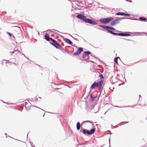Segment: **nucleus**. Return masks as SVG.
<instances>
[{"label":"nucleus","instance_id":"obj_13","mask_svg":"<svg viewBox=\"0 0 147 147\" xmlns=\"http://www.w3.org/2000/svg\"><path fill=\"white\" fill-rule=\"evenodd\" d=\"M76 126L77 130L79 131L81 127L80 123L79 122L77 123Z\"/></svg>","mask_w":147,"mask_h":147},{"label":"nucleus","instance_id":"obj_37","mask_svg":"<svg viewBox=\"0 0 147 147\" xmlns=\"http://www.w3.org/2000/svg\"><path fill=\"white\" fill-rule=\"evenodd\" d=\"M90 61V62H92V63H94V62H93V61Z\"/></svg>","mask_w":147,"mask_h":147},{"label":"nucleus","instance_id":"obj_12","mask_svg":"<svg viewBox=\"0 0 147 147\" xmlns=\"http://www.w3.org/2000/svg\"><path fill=\"white\" fill-rule=\"evenodd\" d=\"M64 40L65 42L68 43L69 45H72V42L69 39L66 38Z\"/></svg>","mask_w":147,"mask_h":147},{"label":"nucleus","instance_id":"obj_10","mask_svg":"<svg viewBox=\"0 0 147 147\" xmlns=\"http://www.w3.org/2000/svg\"><path fill=\"white\" fill-rule=\"evenodd\" d=\"M90 54H91V53L90 51H84L82 57L83 59L85 58Z\"/></svg>","mask_w":147,"mask_h":147},{"label":"nucleus","instance_id":"obj_46","mask_svg":"<svg viewBox=\"0 0 147 147\" xmlns=\"http://www.w3.org/2000/svg\"><path fill=\"white\" fill-rule=\"evenodd\" d=\"M37 107V108H38V107Z\"/></svg>","mask_w":147,"mask_h":147},{"label":"nucleus","instance_id":"obj_39","mask_svg":"<svg viewBox=\"0 0 147 147\" xmlns=\"http://www.w3.org/2000/svg\"><path fill=\"white\" fill-rule=\"evenodd\" d=\"M139 98H140V97H141V95H139Z\"/></svg>","mask_w":147,"mask_h":147},{"label":"nucleus","instance_id":"obj_32","mask_svg":"<svg viewBox=\"0 0 147 147\" xmlns=\"http://www.w3.org/2000/svg\"><path fill=\"white\" fill-rule=\"evenodd\" d=\"M3 102L4 103H6L8 105H9V104H10L9 103H6V102Z\"/></svg>","mask_w":147,"mask_h":147},{"label":"nucleus","instance_id":"obj_20","mask_svg":"<svg viewBox=\"0 0 147 147\" xmlns=\"http://www.w3.org/2000/svg\"><path fill=\"white\" fill-rule=\"evenodd\" d=\"M118 58H120L119 57H116L114 59V62L117 64H118Z\"/></svg>","mask_w":147,"mask_h":147},{"label":"nucleus","instance_id":"obj_27","mask_svg":"<svg viewBox=\"0 0 147 147\" xmlns=\"http://www.w3.org/2000/svg\"><path fill=\"white\" fill-rule=\"evenodd\" d=\"M130 14H127L125 13L124 16H130Z\"/></svg>","mask_w":147,"mask_h":147},{"label":"nucleus","instance_id":"obj_28","mask_svg":"<svg viewBox=\"0 0 147 147\" xmlns=\"http://www.w3.org/2000/svg\"><path fill=\"white\" fill-rule=\"evenodd\" d=\"M84 122L90 123H92L91 122V121H84L83 122V123H84Z\"/></svg>","mask_w":147,"mask_h":147},{"label":"nucleus","instance_id":"obj_2","mask_svg":"<svg viewBox=\"0 0 147 147\" xmlns=\"http://www.w3.org/2000/svg\"><path fill=\"white\" fill-rule=\"evenodd\" d=\"M95 129V128H93L91 129L90 130H89L88 129L82 127L80 132H82L85 135H90L94 133Z\"/></svg>","mask_w":147,"mask_h":147},{"label":"nucleus","instance_id":"obj_29","mask_svg":"<svg viewBox=\"0 0 147 147\" xmlns=\"http://www.w3.org/2000/svg\"><path fill=\"white\" fill-rule=\"evenodd\" d=\"M115 35L120 36V33H115Z\"/></svg>","mask_w":147,"mask_h":147},{"label":"nucleus","instance_id":"obj_40","mask_svg":"<svg viewBox=\"0 0 147 147\" xmlns=\"http://www.w3.org/2000/svg\"><path fill=\"white\" fill-rule=\"evenodd\" d=\"M45 115V113H44V114L43 115V117H44Z\"/></svg>","mask_w":147,"mask_h":147},{"label":"nucleus","instance_id":"obj_42","mask_svg":"<svg viewBox=\"0 0 147 147\" xmlns=\"http://www.w3.org/2000/svg\"><path fill=\"white\" fill-rule=\"evenodd\" d=\"M129 2H131V1H129Z\"/></svg>","mask_w":147,"mask_h":147},{"label":"nucleus","instance_id":"obj_23","mask_svg":"<svg viewBox=\"0 0 147 147\" xmlns=\"http://www.w3.org/2000/svg\"><path fill=\"white\" fill-rule=\"evenodd\" d=\"M3 61H6V66H7L8 65V64H10L11 63H10L9 62V61H8V62H7V61L5 60H3Z\"/></svg>","mask_w":147,"mask_h":147},{"label":"nucleus","instance_id":"obj_41","mask_svg":"<svg viewBox=\"0 0 147 147\" xmlns=\"http://www.w3.org/2000/svg\"><path fill=\"white\" fill-rule=\"evenodd\" d=\"M5 134L6 136V135H7V133H5Z\"/></svg>","mask_w":147,"mask_h":147},{"label":"nucleus","instance_id":"obj_1","mask_svg":"<svg viewBox=\"0 0 147 147\" xmlns=\"http://www.w3.org/2000/svg\"><path fill=\"white\" fill-rule=\"evenodd\" d=\"M78 18L82 20L83 22L90 24H92L94 25H97V22L90 19L87 18L86 17L83 15L79 14L76 16Z\"/></svg>","mask_w":147,"mask_h":147},{"label":"nucleus","instance_id":"obj_3","mask_svg":"<svg viewBox=\"0 0 147 147\" xmlns=\"http://www.w3.org/2000/svg\"><path fill=\"white\" fill-rule=\"evenodd\" d=\"M113 19V17L107 18H103L100 20V22L103 24H106L109 22L111 21Z\"/></svg>","mask_w":147,"mask_h":147},{"label":"nucleus","instance_id":"obj_25","mask_svg":"<svg viewBox=\"0 0 147 147\" xmlns=\"http://www.w3.org/2000/svg\"><path fill=\"white\" fill-rule=\"evenodd\" d=\"M29 102V101L28 100H26V102H25V107H26V104L27 103H28Z\"/></svg>","mask_w":147,"mask_h":147},{"label":"nucleus","instance_id":"obj_9","mask_svg":"<svg viewBox=\"0 0 147 147\" xmlns=\"http://www.w3.org/2000/svg\"><path fill=\"white\" fill-rule=\"evenodd\" d=\"M83 51V48L82 47H79L77 51L74 53V55H77L80 54Z\"/></svg>","mask_w":147,"mask_h":147},{"label":"nucleus","instance_id":"obj_14","mask_svg":"<svg viewBox=\"0 0 147 147\" xmlns=\"http://www.w3.org/2000/svg\"><path fill=\"white\" fill-rule=\"evenodd\" d=\"M19 53H20V52L19 51L15 50L13 52H10V54L11 55H12L13 53H14L16 55L17 54Z\"/></svg>","mask_w":147,"mask_h":147},{"label":"nucleus","instance_id":"obj_35","mask_svg":"<svg viewBox=\"0 0 147 147\" xmlns=\"http://www.w3.org/2000/svg\"><path fill=\"white\" fill-rule=\"evenodd\" d=\"M52 32H53L54 33H55L56 34H57V32H53V31H52Z\"/></svg>","mask_w":147,"mask_h":147},{"label":"nucleus","instance_id":"obj_4","mask_svg":"<svg viewBox=\"0 0 147 147\" xmlns=\"http://www.w3.org/2000/svg\"><path fill=\"white\" fill-rule=\"evenodd\" d=\"M50 43L57 49H59L61 46L55 40L53 39Z\"/></svg>","mask_w":147,"mask_h":147},{"label":"nucleus","instance_id":"obj_36","mask_svg":"<svg viewBox=\"0 0 147 147\" xmlns=\"http://www.w3.org/2000/svg\"><path fill=\"white\" fill-rule=\"evenodd\" d=\"M53 30H55L56 32H58V31H57V30H55L53 29Z\"/></svg>","mask_w":147,"mask_h":147},{"label":"nucleus","instance_id":"obj_18","mask_svg":"<svg viewBox=\"0 0 147 147\" xmlns=\"http://www.w3.org/2000/svg\"><path fill=\"white\" fill-rule=\"evenodd\" d=\"M95 87H96V82H94L92 84L91 87V88L92 89H94Z\"/></svg>","mask_w":147,"mask_h":147},{"label":"nucleus","instance_id":"obj_15","mask_svg":"<svg viewBox=\"0 0 147 147\" xmlns=\"http://www.w3.org/2000/svg\"><path fill=\"white\" fill-rule=\"evenodd\" d=\"M131 34H129L120 33V36H129Z\"/></svg>","mask_w":147,"mask_h":147},{"label":"nucleus","instance_id":"obj_30","mask_svg":"<svg viewBox=\"0 0 147 147\" xmlns=\"http://www.w3.org/2000/svg\"><path fill=\"white\" fill-rule=\"evenodd\" d=\"M75 2V4L76 5L79 6V5H78L79 3H78L77 2Z\"/></svg>","mask_w":147,"mask_h":147},{"label":"nucleus","instance_id":"obj_33","mask_svg":"<svg viewBox=\"0 0 147 147\" xmlns=\"http://www.w3.org/2000/svg\"><path fill=\"white\" fill-rule=\"evenodd\" d=\"M22 55H24V57H25L26 58H27V57L25 56V55H24V54H23V53H22Z\"/></svg>","mask_w":147,"mask_h":147},{"label":"nucleus","instance_id":"obj_17","mask_svg":"<svg viewBox=\"0 0 147 147\" xmlns=\"http://www.w3.org/2000/svg\"><path fill=\"white\" fill-rule=\"evenodd\" d=\"M60 50L61 51L63 52H67V51L65 48L63 47H62L61 46V47H60Z\"/></svg>","mask_w":147,"mask_h":147},{"label":"nucleus","instance_id":"obj_11","mask_svg":"<svg viewBox=\"0 0 147 147\" xmlns=\"http://www.w3.org/2000/svg\"><path fill=\"white\" fill-rule=\"evenodd\" d=\"M44 37L45 38V39L48 41H51L53 39V38L49 37V34L47 33L45 35Z\"/></svg>","mask_w":147,"mask_h":147},{"label":"nucleus","instance_id":"obj_21","mask_svg":"<svg viewBox=\"0 0 147 147\" xmlns=\"http://www.w3.org/2000/svg\"><path fill=\"white\" fill-rule=\"evenodd\" d=\"M73 2H77L78 3H79V4H84L82 3V1H78L77 0H74L73 1Z\"/></svg>","mask_w":147,"mask_h":147},{"label":"nucleus","instance_id":"obj_38","mask_svg":"<svg viewBox=\"0 0 147 147\" xmlns=\"http://www.w3.org/2000/svg\"><path fill=\"white\" fill-rule=\"evenodd\" d=\"M116 107H119V106H116Z\"/></svg>","mask_w":147,"mask_h":147},{"label":"nucleus","instance_id":"obj_6","mask_svg":"<svg viewBox=\"0 0 147 147\" xmlns=\"http://www.w3.org/2000/svg\"><path fill=\"white\" fill-rule=\"evenodd\" d=\"M103 80H100L97 82H96V88L98 89H100L101 88L102 85L103 84Z\"/></svg>","mask_w":147,"mask_h":147},{"label":"nucleus","instance_id":"obj_43","mask_svg":"<svg viewBox=\"0 0 147 147\" xmlns=\"http://www.w3.org/2000/svg\"><path fill=\"white\" fill-rule=\"evenodd\" d=\"M128 122H126V123H128Z\"/></svg>","mask_w":147,"mask_h":147},{"label":"nucleus","instance_id":"obj_26","mask_svg":"<svg viewBox=\"0 0 147 147\" xmlns=\"http://www.w3.org/2000/svg\"><path fill=\"white\" fill-rule=\"evenodd\" d=\"M7 33L9 35V36H11L12 35V34L9 33V32H7Z\"/></svg>","mask_w":147,"mask_h":147},{"label":"nucleus","instance_id":"obj_34","mask_svg":"<svg viewBox=\"0 0 147 147\" xmlns=\"http://www.w3.org/2000/svg\"><path fill=\"white\" fill-rule=\"evenodd\" d=\"M52 32H53L54 33H55L56 34H57V32H53V31H52Z\"/></svg>","mask_w":147,"mask_h":147},{"label":"nucleus","instance_id":"obj_16","mask_svg":"<svg viewBox=\"0 0 147 147\" xmlns=\"http://www.w3.org/2000/svg\"><path fill=\"white\" fill-rule=\"evenodd\" d=\"M125 13L123 12H118L117 13L116 15L118 16H124Z\"/></svg>","mask_w":147,"mask_h":147},{"label":"nucleus","instance_id":"obj_24","mask_svg":"<svg viewBox=\"0 0 147 147\" xmlns=\"http://www.w3.org/2000/svg\"><path fill=\"white\" fill-rule=\"evenodd\" d=\"M99 76L100 78L101 79H104V77H103V75L102 74H100L99 75Z\"/></svg>","mask_w":147,"mask_h":147},{"label":"nucleus","instance_id":"obj_22","mask_svg":"<svg viewBox=\"0 0 147 147\" xmlns=\"http://www.w3.org/2000/svg\"><path fill=\"white\" fill-rule=\"evenodd\" d=\"M108 32L109 33H111L113 35H115V33L114 32L112 31H111L110 30H108Z\"/></svg>","mask_w":147,"mask_h":147},{"label":"nucleus","instance_id":"obj_44","mask_svg":"<svg viewBox=\"0 0 147 147\" xmlns=\"http://www.w3.org/2000/svg\"><path fill=\"white\" fill-rule=\"evenodd\" d=\"M39 98H40V97H39Z\"/></svg>","mask_w":147,"mask_h":147},{"label":"nucleus","instance_id":"obj_5","mask_svg":"<svg viewBox=\"0 0 147 147\" xmlns=\"http://www.w3.org/2000/svg\"><path fill=\"white\" fill-rule=\"evenodd\" d=\"M125 19V18H120L119 19H117L115 20H114L112 22L110 23V25L112 26H115L117 24H119L121 20L122 19Z\"/></svg>","mask_w":147,"mask_h":147},{"label":"nucleus","instance_id":"obj_19","mask_svg":"<svg viewBox=\"0 0 147 147\" xmlns=\"http://www.w3.org/2000/svg\"><path fill=\"white\" fill-rule=\"evenodd\" d=\"M90 101H91L92 102L94 101V99H95L96 98L95 97H93L91 95H90Z\"/></svg>","mask_w":147,"mask_h":147},{"label":"nucleus","instance_id":"obj_7","mask_svg":"<svg viewBox=\"0 0 147 147\" xmlns=\"http://www.w3.org/2000/svg\"><path fill=\"white\" fill-rule=\"evenodd\" d=\"M99 26L100 27L105 29L107 31L108 30H115V29L114 28L111 26H107L106 25H99Z\"/></svg>","mask_w":147,"mask_h":147},{"label":"nucleus","instance_id":"obj_45","mask_svg":"<svg viewBox=\"0 0 147 147\" xmlns=\"http://www.w3.org/2000/svg\"><path fill=\"white\" fill-rule=\"evenodd\" d=\"M28 134L27 135V138L28 137Z\"/></svg>","mask_w":147,"mask_h":147},{"label":"nucleus","instance_id":"obj_8","mask_svg":"<svg viewBox=\"0 0 147 147\" xmlns=\"http://www.w3.org/2000/svg\"><path fill=\"white\" fill-rule=\"evenodd\" d=\"M126 19H129L131 20H138L136 18H126ZM147 19L143 17H141L140 18H139V20L143 22H147Z\"/></svg>","mask_w":147,"mask_h":147},{"label":"nucleus","instance_id":"obj_31","mask_svg":"<svg viewBox=\"0 0 147 147\" xmlns=\"http://www.w3.org/2000/svg\"><path fill=\"white\" fill-rule=\"evenodd\" d=\"M72 46H73L74 47H76V46L75 45H72Z\"/></svg>","mask_w":147,"mask_h":147}]
</instances>
